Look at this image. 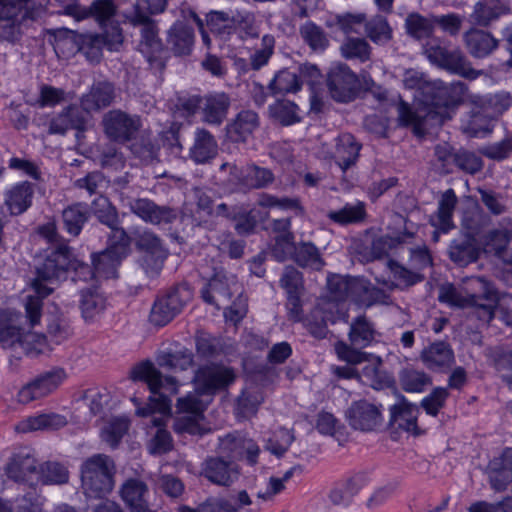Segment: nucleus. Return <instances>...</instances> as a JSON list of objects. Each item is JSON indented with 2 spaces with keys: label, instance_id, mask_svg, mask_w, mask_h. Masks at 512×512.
I'll return each mask as SVG.
<instances>
[{
  "label": "nucleus",
  "instance_id": "47",
  "mask_svg": "<svg viewBox=\"0 0 512 512\" xmlns=\"http://www.w3.org/2000/svg\"><path fill=\"white\" fill-rule=\"evenodd\" d=\"M270 117L283 126H290L301 121L300 109L287 99L277 100L268 108Z\"/></svg>",
  "mask_w": 512,
  "mask_h": 512
},
{
  "label": "nucleus",
  "instance_id": "26",
  "mask_svg": "<svg viewBox=\"0 0 512 512\" xmlns=\"http://www.w3.org/2000/svg\"><path fill=\"white\" fill-rule=\"evenodd\" d=\"M463 40L469 54L474 58H485L492 54L499 46V41L490 32L470 28L463 35Z\"/></svg>",
  "mask_w": 512,
  "mask_h": 512
},
{
  "label": "nucleus",
  "instance_id": "42",
  "mask_svg": "<svg viewBox=\"0 0 512 512\" xmlns=\"http://www.w3.org/2000/svg\"><path fill=\"white\" fill-rule=\"evenodd\" d=\"M218 144L214 136L205 129L195 131L193 146L190 148V157L197 164H204L217 155Z\"/></svg>",
  "mask_w": 512,
  "mask_h": 512
},
{
  "label": "nucleus",
  "instance_id": "61",
  "mask_svg": "<svg viewBox=\"0 0 512 512\" xmlns=\"http://www.w3.org/2000/svg\"><path fill=\"white\" fill-rule=\"evenodd\" d=\"M477 192L480 195V200L490 214L499 216L507 211V199L506 197L491 189L477 188Z\"/></svg>",
  "mask_w": 512,
  "mask_h": 512
},
{
  "label": "nucleus",
  "instance_id": "54",
  "mask_svg": "<svg viewBox=\"0 0 512 512\" xmlns=\"http://www.w3.org/2000/svg\"><path fill=\"white\" fill-rule=\"evenodd\" d=\"M157 360L161 367L175 372L184 371L193 365V353L188 349H182L174 353H162Z\"/></svg>",
  "mask_w": 512,
  "mask_h": 512
},
{
  "label": "nucleus",
  "instance_id": "33",
  "mask_svg": "<svg viewBox=\"0 0 512 512\" xmlns=\"http://www.w3.org/2000/svg\"><path fill=\"white\" fill-rule=\"evenodd\" d=\"M366 364L359 372V381L380 390L392 384L391 375L383 369V362L379 356L368 355Z\"/></svg>",
  "mask_w": 512,
  "mask_h": 512
},
{
  "label": "nucleus",
  "instance_id": "62",
  "mask_svg": "<svg viewBox=\"0 0 512 512\" xmlns=\"http://www.w3.org/2000/svg\"><path fill=\"white\" fill-rule=\"evenodd\" d=\"M342 55L347 59L365 62L370 59L371 48L365 39L348 38L341 46Z\"/></svg>",
  "mask_w": 512,
  "mask_h": 512
},
{
  "label": "nucleus",
  "instance_id": "41",
  "mask_svg": "<svg viewBox=\"0 0 512 512\" xmlns=\"http://www.w3.org/2000/svg\"><path fill=\"white\" fill-rule=\"evenodd\" d=\"M458 204V197L453 189L444 191L438 200V207L432 225L447 233L454 227L453 215Z\"/></svg>",
  "mask_w": 512,
  "mask_h": 512
},
{
  "label": "nucleus",
  "instance_id": "34",
  "mask_svg": "<svg viewBox=\"0 0 512 512\" xmlns=\"http://www.w3.org/2000/svg\"><path fill=\"white\" fill-rule=\"evenodd\" d=\"M6 472L15 481H30L34 477L38 479V462L32 454L19 452L11 458Z\"/></svg>",
  "mask_w": 512,
  "mask_h": 512
},
{
  "label": "nucleus",
  "instance_id": "45",
  "mask_svg": "<svg viewBox=\"0 0 512 512\" xmlns=\"http://www.w3.org/2000/svg\"><path fill=\"white\" fill-rule=\"evenodd\" d=\"M405 30L406 33L416 39H431L434 32V16L425 17L418 12H411L405 19Z\"/></svg>",
  "mask_w": 512,
  "mask_h": 512
},
{
  "label": "nucleus",
  "instance_id": "50",
  "mask_svg": "<svg viewBox=\"0 0 512 512\" xmlns=\"http://www.w3.org/2000/svg\"><path fill=\"white\" fill-rule=\"evenodd\" d=\"M89 212L86 204L76 203L62 212L64 228L73 236H78L88 220Z\"/></svg>",
  "mask_w": 512,
  "mask_h": 512
},
{
  "label": "nucleus",
  "instance_id": "1",
  "mask_svg": "<svg viewBox=\"0 0 512 512\" xmlns=\"http://www.w3.org/2000/svg\"><path fill=\"white\" fill-rule=\"evenodd\" d=\"M37 233L48 243H55L56 246L48 251L43 264L37 268L36 277L31 283L34 294L28 295L25 300L26 317L31 326L40 322L42 300L54 291L58 281L74 267L70 248L64 242L58 243L57 226L54 221L40 225Z\"/></svg>",
  "mask_w": 512,
  "mask_h": 512
},
{
  "label": "nucleus",
  "instance_id": "37",
  "mask_svg": "<svg viewBox=\"0 0 512 512\" xmlns=\"http://www.w3.org/2000/svg\"><path fill=\"white\" fill-rule=\"evenodd\" d=\"M360 149L361 145L349 133L341 134L336 139L334 159L343 173L356 164Z\"/></svg>",
  "mask_w": 512,
  "mask_h": 512
},
{
  "label": "nucleus",
  "instance_id": "17",
  "mask_svg": "<svg viewBox=\"0 0 512 512\" xmlns=\"http://www.w3.org/2000/svg\"><path fill=\"white\" fill-rule=\"evenodd\" d=\"M129 22L133 26L141 27V40L139 42V51L145 56L150 64L159 62L163 46L158 37V29L155 22L143 14L129 16Z\"/></svg>",
  "mask_w": 512,
  "mask_h": 512
},
{
  "label": "nucleus",
  "instance_id": "55",
  "mask_svg": "<svg viewBox=\"0 0 512 512\" xmlns=\"http://www.w3.org/2000/svg\"><path fill=\"white\" fill-rule=\"evenodd\" d=\"M105 308V299L94 291H82L80 309L86 322L93 321Z\"/></svg>",
  "mask_w": 512,
  "mask_h": 512
},
{
  "label": "nucleus",
  "instance_id": "22",
  "mask_svg": "<svg viewBox=\"0 0 512 512\" xmlns=\"http://www.w3.org/2000/svg\"><path fill=\"white\" fill-rule=\"evenodd\" d=\"M201 475L219 486H230L239 477V467L234 461H225L223 457H210L201 467Z\"/></svg>",
  "mask_w": 512,
  "mask_h": 512
},
{
  "label": "nucleus",
  "instance_id": "46",
  "mask_svg": "<svg viewBox=\"0 0 512 512\" xmlns=\"http://www.w3.org/2000/svg\"><path fill=\"white\" fill-rule=\"evenodd\" d=\"M52 35L53 46L57 55L68 58L79 52V33L67 28H60L56 29Z\"/></svg>",
  "mask_w": 512,
  "mask_h": 512
},
{
  "label": "nucleus",
  "instance_id": "16",
  "mask_svg": "<svg viewBox=\"0 0 512 512\" xmlns=\"http://www.w3.org/2000/svg\"><path fill=\"white\" fill-rule=\"evenodd\" d=\"M242 294V287L236 277L217 273L202 288V299L217 309L229 302L232 295Z\"/></svg>",
  "mask_w": 512,
  "mask_h": 512
},
{
  "label": "nucleus",
  "instance_id": "60",
  "mask_svg": "<svg viewBox=\"0 0 512 512\" xmlns=\"http://www.w3.org/2000/svg\"><path fill=\"white\" fill-rule=\"evenodd\" d=\"M79 52H82L91 62H98L102 56L104 40L100 34H80Z\"/></svg>",
  "mask_w": 512,
  "mask_h": 512
},
{
  "label": "nucleus",
  "instance_id": "9",
  "mask_svg": "<svg viewBox=\"0 0 512 512\" xmlns=\"http://www.w3.org/2000/svg\"><path fill=\"white\" fill-rule=\"evenodd\" d=\"M191 299L192 291L188 285L176 286L154 302L149 317L150 322L157 326L166 325L182 311Z\"/></svg>",
  "mask_w": 512,
  "mask_h": 512
},
{
  "label": "nucleus",
  "instance_id": "10",
  "mask_svg": "<svg viewBox=\"0 0 512 512\" xmlns=\"http://www.w3.org/2000/svg\"><path fill=\"white\" fill-rule=\"evenodd\" d=\"M210 399L198 398L195 394L189 393L177 401V417L174 421L176 433H188L196 435L201 433V420L203 411Z\"/></svg>",
  "mask_w": 512,
  "mask_h": 512
},
{
  "label": "nucleus",
  "instance_id": "7",
  "mask_svg": "<svg viewBox=\"0 0 512 512\" xmlns=\"http://www.w3.org/2000/svg\"><path fill=\"white\" fill-rule=\"evenodd\" d=\"M428 60L443 69L468 79H476L481 72L471 68L459 49L450 50L439 39H429L423 47Z\"/></svg>",
  "mask_w": 512,
  "mask_h": 512
},
{
  "label": "nucleus",
  "instance_id": "13",
  "mask_svg": "<svg viewBox=\"0 0 512 512\" xmlns=\"http://www.w3.org/2000/svg\"><path fill=\"white\" fill-rule=\"evenodd\" d=\"M30 0H0V39L14 41L21 25L30 15Z\"/></svg>",
  "mask_w": 512,
  "mask_h": 512
},
{
  "label": "nucleus",
  "instance_id": "27",
  "mask_svg": "<svg viewBox=\"0 0 512 512\" xmlns=\"http://www.w3.org/2000/svg\"><path fill=\"white\" fill-rule=\"evenodd\" d=\"M231 100L224 92H213L202 97V119L210 125H220L226 119Z\"/></svg>",
  "mask_w": 512,
  "mask_h": 512
},
{
  "label": "nucleus",
  "instance_id": "56",
  "mask_svg": "<svg viewBox=\"0 0 512 512\" xmlns=\"http://www.w3.org/2000/svg\"><path fill=\"white\" fill-rule=\"evenodd\" d=\"M300 35L313 51H324L329 44L323 29L311 21L300 27Z\"/></svg>",
  "mask_w": 512,
  "mask_h": 512
},
{
  "label": "nucleus",
  "instance_id": "44",
  "mask_svg": "<svg viewBox=\"0 0 512 512\" xmlns=\"http://www.w3.org/2000/svg\"><path fill=\"white\" fill-rule=\"evenodd\" d=\"M167 43L176 55H189L194 45L193 28L184 22H176L169 30Z\"/></svg>",
  "mask_w": 512,
  "mask_h": 512
},
{
  "label": "nucleus",
  "instance_id": "6",
  "mask_svg": "<svg viewBox=\"0 0 512 512\" xmlns=\"http://www.w3.org/2000/svg\"><path fill=\"white\" fill-rule=\"evenodd\" d=\"M81 487L89 498H103L115 485L116 467L113 459L105 454H95L81 464Z\"/></svg>",
  "mask_w": 512,
  "mask_h": 512
},
{
  "label": "nucleus",
  "instance_id": "31",
  "mask_svg": "<svg viewBox=\"0 0 512 512\" xmlns=\"http://www.w3.org/2000/svg\"><path fill=\"white\" fill-rule=\"evenodd\" d=\"M260 120L256 112L242 110L226 126L227 137L232 142H246L259 127Z\"/></svg>",
  "mask_w": 512,
  "mask_h": 512
},
{
  "label": "nucleus",
  "instance_id": "36",
  "mask_svg": "<svg viewBox=\"0 0 512 512\" xmlns=\"http://www.w3.org/2000/svg\"><path fill=\"white\" fill-rule=\"evenodd\" d=\"M509 10L504 0H479L470 15L471 21L482 27L489 26Z\"/></svg>",
  "mask_w": 512,
  "mask_h": 512
},
{
  "label": "nucleus",
  "instance_id": "58",
  "mask_svg": "<svg viewBox=\"0 0 512 512\" xmlns=\"http://www.w3.org/2000/svg\"><path fill=\"white\" fill-rule=\"evenodd\" d=\"M129 422L125 417H115L110 419L101 431V438L111 447H116L127 432Z\"/></svg>",
  "mask_w": 512,
  "mask_h": 512
},
{
  "label": "nucleus",
  "instance_id": "64",
  "mask_svg": "<svg viewBox=\"0 0 512 512\" xmlns=\"http://www.w3.org/2000/svg\"><path fill=\"white\" fill-rule=\"evenodd\" d=\"M66 100V92L62 88L42 84L39 87V96L33 105L40 108L55 107Z\"/></svg>",
  "mask_w": 512,
  "mask_h": 512
},
{
  "label": "nucleus",
  "instance_id": "32",
  "mask_svg": "<svg viewBox=\"0 0 512 512\" xmlns=\"http://www.w3.org/2000/svg\"><path fill=\"white\" fill-rule=\"evenodd\" d=\"M33 196V185L19 182L5 191L4 204L11 215H21L32 205Z\"/></svg>",
  "mask_w": 512,
  "mask_h": 512
},
{
  "label": "nucleus",
  "instance_id": "51",
  "mask_svg": "<svg viewBox=\"0 0 512 512\" xmlns=\"http://www.w3.org/2000/svg\"><path fill=\"white\" fill-rule=\"evenodd\" d=\"M263 400L264 397L259 387L251 386L245 388L237 400L238 415L243 418L255 415Z\"/></svg>",
  "mask_w": 512,
  "mask_h": 512
},
{
  "label": "nucleus",
  "instance_id": "8",
  "mask_svg": "<svg viewBox=\"0 0 512 512\" xmlns=\"http://www.w3.org/2000/svg\"><path fill=\"white\" fill-rule=\"evenodd\" d=\"M384 407L381 403L368 399L352 401L345 411L348 425L360 432H376L384 423Z\"/></svg>",
  "mask_w": 512,
  "mask_h": 512
},
{
  "label": "nucleus",
  "instance_id": "59",
  "mask_svg": "<svg viewBox=\"0 0 512 512\" xmlns=\"http://www.w3.org/2000/svg\"><path fill=\"white\" fill-rule=\"evenodd\" d=\"M400 383L407 392H422L431 384V379L423 371L407 368L400 374Z\"/></svg>",
  "mask_w": 512,
  "mask_h": 512
},
{
  "label": "nucleus",
  "instance_id": "35",
  "mask_svg": "<svg viewBox=\"0 0 512 512\" xmlns=\"http://www.w3.org/2000/svg\"><path fill=\"white\" fill-rule=\"evenodd\" d=\"M114 99V87L109 82H98L81 97V107L87 112H96L109 106Z\"/></svg>",
  "mask_w": 512,
  "mask_h": 512
},
{
  "label": "nucleus",
  "instance_id": "14",
  "mask_svg": "<svg viewBox=\"0 0 512 512\" xmlns=\"http://www.w3.org/2000/svg\"><path fill=\"white\" fill-rule=\"evenodd\" d=\"M102 122L107 137L118 143L133 139L142 126L139 116L121 110L109 111L104 115Z\"/></svg>",
  "mask_w": 512,
  "mask_h": 512
},
{
  "label": "nucleus",
  "instance_id": "23",
  "mask_svg": "<svg viewBox=\"0 0 512 512\" xmlns=\"http://www.w3.org/2000/svg\"><path fill=\"white\" fill-rule=\"evenodd\" d=\"M126 205L132 213L151 224L171 223L176 218L173 209L158 206L147 198L130 199Z\"/></svg>",
  "mask_w": 512,
  "mask_h": 512
},
{
  "label": "nucleus",
  "instance_id": "12",
  "mask_svg": "<svg viewBox=\"0 0 512 512\" xmlns=\"http://www.w3.org/2000/svg\"><path fill=\"white\" fill-rule=\"evenodd\" d=\"M235 380L234 371L222 365L200 367L194 378L195 394L198 398L211 397L218 390L224 389Z\"/></svg>",
  "mask_w": 512,
  "mask_h": 512
},
{
  "label": "nucleus",
  "instance_id": "28",
  "mask_svg": "<svg viewBox=\"0 0 512 512\" xmlns=\"http://www.w3.org/2000/svg\"><path fill=\"white\" fill-rule=\"evenodd\" d=\"M233 501L210 500L201 506L200 512H260L262 508L245 490L239 491Z\"/></svg>",
  "mask_w": 512,
  "mask_h": 512
},
{
  "label": "nucleus",
  "instance_id": "2",
  "mask_svg": "<svg viewBox=\"0 0 512 512\" xmlns=\"http://www.w3.org/2000/svg\"><path fill=\"white\" fill-rule=\"evenodd\" d=\"M466 86L462 82L446 84L440 80L426 85L425 107L412 110L406 103L398 107L399 121L405 126H412L418 136H423L429 129L442 125L452 118L456 106L463 100Z\"/></svg>",
  "mask_w": 512,
  "mask_h": 512
},
{
  "label": "nucleus",
  "instance_id": "38",
  "mask_svg": "<svg viewBox=\"0 0 512 512\" xmlns=\"http://www.w3.org/2000/svg\"><path fill=\"white\" fill-rule=\"evenodd\" d=\"M389 412V422L391 425L407 432L415 433L417 431V416L419 411L416 405L409 403L402 397L398 403L390 407Z\"/></svg>",
  "mask_w": 512,
  "mask_h": 512
},
{
  "label": "nucleus",
  "instance_id": "20",
  "mask_svg": "<svg viewBox=\"0 0 512 512\" xmlns=\"http://www.w3.org/2000/svg\"><path fill=\"white\" fill-rule=\"evenodd\" d=\"M229 169L230 181L248 189H258L267 186L274 180L273 173L267 169L255 165L247 166L245 169H239L231 163H223L220 166L221 171Z\"/></svg>",
  "mask_w": 512,
  "mask_h": 512
},
{
  "label": "nucleus",
  "instance_id": "48",
  "mask_svg": "<svg viewBox=\"0 0 512 512\" xmlns=\"http://www.w3.org/2000/svg\"><path fill=\"white\" fill-rule=\"evenodd\" d=\"M348 336L353 346L365 348L375 340L376 331L366 317L359 316L351 323Z\"/></svg>",
  "mask_w": 512,
  "mask_h": 512
},
{
  "label": "nucleus",
  "instance_id": "39",
  "mask_svg": "<svg viewBox=\"0 0 512 512\" xmlns=\"http://www.w3.org/2000/svg\"><path fill=\"white\" fill-rule=\"evenodd\" d=\"M86 118L80 109L70 105L54 116L49 125L50 134H65L70 129L83 130Z\"/></svg>",
  "mask_w": 512,
  "mask_h": 512
},
{
  "label": "nucleus",
  "instance_id": "11",
  "mask_svg": "<svg viewBox=\"0 0 512 512\" xmlns=\"http://www.w3.org/2000/svg\"><path fill=\"white\" fill-rule=\"evenodd\" d=\"M119 241L117 244L112 245L105 251L95 254L92 257L93 264V272L88 267V265L78 264L76 260H74L75 270H80L81 272L87 271L90 277H104V278H112L116 276V270L119 266L121 260L127 255V247L129 244V238L125 235V240L122 237H118Z\"/></svg>",
  "mask_w": 512,
  "mask_h": 512
},
{
  "label": "nucleus",
  "instance_id": "43",
  "mask_svg": "<svg viewBox=\"0 0 512 512\" xmlns=\"http://www.w3.org/2000/svg\"><path fill=\"white\" fill-rule=\"evenodd\" d=\"M92 213L102 224L109 227L117 237L125 240V231L119 228V217L115 206L105 196L95 198L91 204Z\"/></svg>",
  "mask_w": 512,
  "mask_h": 512
},
{
  "label": "nucleus",
  "instance_id": "18",
  "mask_svg": "<svg viewBox=\"0 0 512 512\" xmlns=\"http://www.w3.org/2000/svg\"><path fill=\"white\" fill-rule=\"evenodd\" d=\"M0 343L4 348L19 345L29 356H36L46 350V337L33 333L22 336L21 330L14 325L0 323Z\"/></svg>",
  "mask_w": 512,
  "mask_h": 512
},
{
  "label": "nucleus",
  "instance_id": "25",
  "mask_svg": "<svg viewBox=\"0 0 512 512\" xmlns=\"http://www.w3.org/2000/svg\"><path fill=\"white\" fill-rule=\"evenodd\" d=\"M120 495L132 512H154L149 508V488L144 481L138 478L127 479L121 485Z\"/></svg>",
  "mask_w": 512,
  "mask_h": 512
},
{
  "label": "nucleus",
  "instance_id": "3",
  "mask_svg": "<svg viewBox=\"0 0 512 512\" xmlns=\"http://www.w3.org/2000/svg\"><path fill=\"white\" fill-rule=\"evenodd\" d=\"M132 378L145 382L151 392L149 403L146 407L138 408L137 414L140 416H148L156 412L160 414L151 419L152 425L158 430L150 442V453H166L171 449L172 440L169 432L162 427L165 425V417L171 410L172 403L169 395L178 392L179 383L173 377H163L151 362H143L135 366L132 370Z\"/></svg>",
  "mask_w": 512,
  "mask_h": 512
},
{
  "label": "nucleus",
  "instance_id": "21",
  "mask_svg": "<svg viewBox=\"0 0 512 512\" xmlns=\"http://www.w3.org/2000/svg\"><path fill=\"white\" fill-rule=\"evenodd\" d=\"M221 457L230 458L229 461L240 460L246 457L250 464H255L259 454L258 445L252 440L236 434H228L219 440L218 446Z\"/></svg>",
  "mask_w": 512,
  "mask_h": 512
},
{
  "label": "nucleus",
  "instance_id": "57",
  "mask_svg": "<svg viewBox=\"0 0 512 512\" xmlns=\"http://www.w3.org/2000/svg\"><path fill=\"white\" fill-rule=\"evenodd\" d=\"M66 378L67 374L63 368H54L33 381L39 391L38 395L45 397L55 391Z\"/></svg>",
  "mask_w": 512,
  "mask_h": 512
},
{
  "label": "nucleus",
  "instance_id": "40",
  "mask_svg": "<svg viewBox=\"0 0 512 512\" xmlns=\"http://www.w3.org/2000/svg\"><path fill=\"white\" fill-rule=\"evenodd\" d=\"M421 359L431 370H445L454 363V353L447 343L436 342L422 351Z\"/></svg>",
  "mask_w": 512,
  "mask_h": 512
},
{
  "label": "nucleus",
  "instance_id": "4",
  "mask_svg": "<svg viewBox=\"0 0 512 512\" xmlns=\"http://www.w3.org/2000/svg\"><path fill=\"white\" fill-rule=\"evenodd\" d=\"M438 300L451 308L473 309L480 320L490 322L494 318L499 297L490 281L484 277L471 276L463 279L458 286L442 284L439 287Z\"/></svg>",
  "mask_w": 512,
  "mask_h": 512
},
{
  "label": "nucleus",
  "instance_id": "53",
  "mask_svg": "<svg viewBox=\"0 0 512 512\" xmlns=\"http://www.w3.org/2000/svg\"><path fill=\"white\" fill-rule=\"evenodd\" d=\"M269 88L274 94L295 93L301 89V82L296 72L283 69L274 76Z\"/></svg>",
  "mask_w": 512,
  "mask_h": 512
},
{
  "label": "nucleus",
  "instance_id": "52",
  "mask_svg": "<svg viewBox=\"0 0 512 512\" xmlns=\"http://www.w3.org/2000/svg\"><path fill=\"white\" fill-rule=\"evenodd\" d=\"M366 216L363 202L347 203L339 210L330 211L327 217L339 225H347L362 221Z\"/></svg>",
  "mask_w": 512,
  "mask_h": 512
},
{
  "label": "nucleus",
  "instance_id": "24",
  "mask_svg": "<svg viewBox=\"0 0 512 512\" xmlns=\"http://www.w3.org/2000/svg\"><path fill=\"white\" fill-rule=\"evenodd\" d=\"M138 247L144 251L142 266L147 272H158L167 256L160 239L151 232H143L137 240Z\"/></svg>",
  "mask_w": 512,
  "mask_h": 512
},
{
  "label": "nucleus",
  "instance_id": "29",
  "mask_svg": "<svg viewBox=\"0 0 512 512\" xmlns=\"http://www.w3.org/2000/svg\"><path fill=\"white\" fill-rule=\"evenodd\" d=\"M487 471L492 488L505 490L512 482V448L504 449L499 457L491 460Z\"/></svg>",
  "mask_w": 512,
  "mask_h": 512
},
{
  "label": "nucleus",
  "instance_id": "49",
  "mask_svg": "<svg viewBox=\"0 0 512 512\" xmlns=\"http://www.w3.org/2000/svg\"><path fill=\"white\" fill-rule=\"evenodd\" d=\"M293 260L303 268L321 270L324 261L319 249L311 242H300L296 245Z\"/></svg>",
  "mask_w": 512,
  "mask_h": 512
},
{
  "label": "nucleus",
  "instance_id": "63",
  "mask_svg": "<svg viewBox=\"0 0 512 512\" xmlns=\"http://www.w3.org/2000/svg\"><path fill=\"white\" fill-rule=\"evenodd\" d=\"M68 470L60 463L48 462L40 467L38 479L45 484H63L68 481Z\"/></svg>",
  "mask_w": 512,
  "mask_h": 512
},
{
  "label": "nucleus",
  "instance_id": "30",
  "mask_svg": "<svg viewBox=\"0 0 512 512\" xmlns=\"http://www.w3.org/2000/svg\"><path fill=\"white\" fill-rule=\"evenodd\" d=\"M68 423L64 415L58 413H40L23 418L15 425L18 433H31L43 430H57Z\"/></svg>",
  "mask_w": 512,
  "mask_h": 512
},
{
  "label": "nucleus",
  "instance_id": "19",
  "mask_svg": "<svg viewBox=\"0 0 512 512\" xmlns=\"http://www.w3.org/2000/svg\"><path fill=\"white\" fill-rule=\"evenodd\" d=\"M357 76L345 64L333 66L328 74V88L332 98L338 102H350L357 89Z\"/></svg>",
  "mask_w": 512,
  "mask_h": 512
},
{
  "label": "nucleus",
  "instance_id": "15",
  "mask_svg": "<svg viewBox=\"0 0 512 512\" xmlns=\"http://www.w3.org/2000/svg\"><path fill=\"white\" fill-rule=\"evenodd\" d=\"M61 7V13L80 22L93 17L99 24L116 14V5L112 0H94L89 7L82 6L78 0H55Z\"/></svg>",
  "mask_w": 512,
  "mask_h": 512
},
{
  "label": "nucleus",
  "instance_id": "5",
  "mask_svg": "<svg viewBox=\"0 0 512 512\" xmlns=\"http://www.w3.org/2000/svg\"><path fill=\"white\" fill-rule=\"evenodd\" d=\"M327 289L328 300L318 303L310 317L305 320V326L317 338L325 337L328 322L335 323L340 318L338 309L337 315L333 312L337 308L334 303L346 300L355 302L356 295L365 288L362 278L331 275L327 278Z\"/></svg>",
  "mask_w": 512,
  "mask_h": 512
}]
</instances>
